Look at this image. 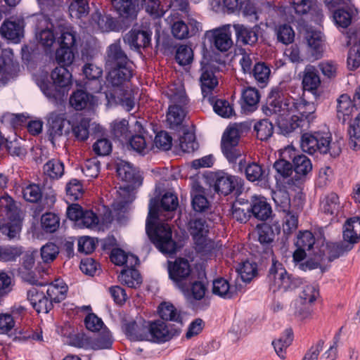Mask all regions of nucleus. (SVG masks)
<instances>
[{"label":"nucleus","instance_id":"1","mask_svg":"<svg viewBox=\"0 0 360 360\" xmlns=\"http://www.w3.org/2000/svg\"><path fill=\"white\" fill-rule=\"evenodd\" d=\"M179 205L177 196L170 192L165 193L160 200L151 199L149 204V212L146 224V231L155 248L163 254L172 255L176 253V243L173 240L172 229L169 224L160 223L155 225L160 211L173 212Z\"/></svg>","mask_w":360,"mask_h":360},{"label":"nucleus","instance_id":"2","mask_svg":"<svg viewBox=\"0 0 360 360\" xmlns=\"http://www.w3.org/2000/svg\"><path fill=\"white\" fill-rule=\"evenodd\" d=\"M304 105L297 103L296 99L292 97L280 96V92L276 90L271 92L262 110L266 116L275 115L276 118H284L294 114L296 110H300L304 115L309 113L303 110Z\"/></svg>","mask_w":360,"mask_h":360},{"label":"nucleus","instance_id":"3","mask_svg":"<svg viewBox=\"0 0 360 360\" xmlns=\"http://www.w3.org/2000/svg\"><path fill=\"white\" fill-rule=\"evenodd\" d=\"M166 94L172 103L167 112V124L170 129H178L186 116L184 106L188 104V97L181 86L178 88L175 85L171 86Z\"/></svg>","mask_w":360,"mask_h":360},{"label":"nucleus","instance_id":"4","mask_svg":"<svg viewBox=\"0 0 360 360\" xmlns=\"http://www.w3.org/2000/svg\"><path fill=\"white\" fill-rule=\"evenodd\" d=\"M269 289L274 292L283 290L286 291L293 289L300 284V279L292 277L289 274L283 265L272 259V263L269 267L266 277Z\"/></svg>","mask_w":360,"mask_h":360},{"label":"nucleus","instance_id":"5","mask_svg":"<svg viewBox=\"0 0 360 360\" xmlns=\"http://www.w3.org/2000/svg\"><path fill=\"white\" fill-rule=\"evenodd\" d=\"M188 227L196 252L202 255L210 254L214 248V243L207 237L209 226L207 221L202 218L192 219L189 221Z\"/></svg>","mask_w":360,"mask_h":360},{"label":"nucleus","instance_id":"6","mask_svg":"<svg viewBox=\"0 0 360 360\" xmlns=\"http://www.w3.org/2000/svg\"><path fill=\"white\" fill-rule=\"evenodd\" d=\"M51 77L53 84L42 81L40 84V89L46 97L56 99L59 96L57 87L68 86L71 84L72 74L66 66L59 65L53 70Z\"/></svg>","mask_w":360,"mask_h":360},{"label":"nucleus","instance_id":"7","mask_svg":"<svg viewBox=\"0 0 360 360\" xmlns=\"http://www.w3.org/2000/svg\"><path fill=\"white\" fill-rule=\"evenodd\" d=\"M36 39L42 46L50 47L56 40L57 23L46 15L38 14L34 17Z\"/></svg>","mask_w":360,"mask_h":360},{"label":"nucleus","instance_id":"8","mask_svg":"<svg viewBox=\"0 0 360 360\" xmlns=\"http://www.w3.org/2000/svg\"><path fill=\"white\" fill-rule=\"evenodd\" d=\"M106 81L108 83L107 91H119L121 89H127L131 79L134 75V63H129L115 68L108 69Z\"/></svg>","mask_w":360,"mask_h":360},{"label":"nucleus","instance_id":"9","mask_svg":"<svg viewBox=\"0 0 360 360\" xmlns=\"http://www.w3.org/2000/svg\"><path fill=\"white\" fill-rule=\"evenodd\" d=\"M240 137L238 129L231 126L226 129L222 135L221 148L229 163L236 164L238 159L243 155L242 150L238 146Z\"/></svg>","mask_w":360,"mask_h":360},{"label":"nucleus","instance_id":"10","mask_svg":"<svg viewBox=\"0 0 360 360\" xmlns=\"http://www.w3.org/2000/svg\"><path fill=\"white\" fill-rule=\"evenodd\" d=\"M207 178L214 191L224 195L232 193L237 186H241L242 181L238 176L231 175L222 170L211 172Z\"/></svg>","mask_w":360,"mask_h":360},{"label":"nucleus","instance_id":"11","mask_svg":"<svg viewBox=\"0 0 360 360\" xmlns=\"http://www.w3.org/2000/svg\"><path fill=\"white\" fill-rule=\"evenodd\" d=\"M177 13L172 15L171 20V32L172 36L176 39H186L195 35L200 30V24L194 19H188L186 22L184 20L179 18Z\"/></svg>","mask_w":360,"mask_h":360},{"label":"nucleus","instance_id":"12","mask_svg":"<svg viewBox=\"0 0 360 360\" xmlns=\"http://www.w3.org/2000/svg\"><path fill=\"white\" fill-rule=\"evenodd\" d=\"M152 31L146 27H133L123 37L124 43L131 50L140 52L141 48L148 47L151 44Z\"/></svg>","mask_w":360,"mask_h":360},{"label":"nucleus","instance_id":"13","mask_svg":"<svg viewBox=\"0 0 360 360\" xmlns=\"http://www.w3.org/2000/svg\"><path fill=\"white\" fill-rule=\"evenodd\" d=\"M133 62L129 58L122 49L120 41L117 40L110 44L106 49L105 56V67L106 70L115 68Z\"/></svg>","mask_w":360,"mask_h":360},{"label":"nucleus","instance_id":"14","mask_svg":"<svg viewBox=\"0 0 360 360\" xmlns=\"http://www.w3.org/2000/svg\"><path fill=\"white\" fill-rule=\"evenodd\" d=\"M317 143L315 146V153L328 154L333 158L339 156L342 151V140L332 141L330 134L316 131Z\"/></svg>","mask_w":360,"mask_h":360},{"label":"nucleus","instance_id":"15","mask_svg":"<svg viewBox=\"0 0 360 360\" xmlns=\"http://www.w3.org/2000/svg\"><path fill=\"white\" fill-rule=\"evenodd\" d=\"M19 70V65L13 60L11 49H4L0 54V84H6L11 78L15 76Z\"/></svg>","mask_w":360,"mask_h":360},{"label":"nucleus","instance_id":"16","mask_svg":"<svg viewBox=\"0 0 360 360\" xmlns=\"http://www.w3.org/2000/svg\"><path fill=\"white\" fill-rule=\"evenodd\" d=\"M231 28V25L228 24L207 33V34H211V43L213 46L221 52L227 51L233 45Z\"/></svg>","mask_w":360,"mask_h":360},{"label":"nucleus","instance_id":"17","mask_svg":"<svg viewBox=\"0 0 360 360\" xmlns=\"http://www.w3.org/2000/svg\"><path fill=\"white\" fill-rule=\"evenodd\" d=\"M176 333V330H172L168 326L161 320L149 321L147 341L154 342H165L169 340Z\"/></svg>","mask_w":360,"mask_h":360},{"label":"nucleus","instance_id":"18","mask_svg":"<svg viewBox=\"0 0 360 360\" xmlns=\"http://www.w3.org/2000/svg\"><path fill=\"white\" fill-rule=\"evenodd\" d=\"M238 163L233 166L235 170L245 172L247 179L251 182L264 179L265 172L262 166L255 162H247L244 157L238 159Z\"/></svg>","mask_w":360,"mask_h":360},{"label":"nucleus","instance_id":"19","mask_svg":"<svg viewBox=\"0 0 360 360\" xmlns=\"http://www.w3.org/2000/svg\"><path fill=\"white\" fill-rule=\"evenodd\" d=\"M292 169L295 171L293 184L295 187L299 188L306 179L307 176L312 170V164L309 158L304 155H298L292 159ZM292 182V180H290Z\"/></svg>","mask_w":360,"mask_h":360},{"label":"nucleus","instance_id":"20","mask_svg":"<svg viewBox=\"0 0 360 360\" xmlns=\"http://www.w3.org/2000/svg\"><path fill=\"white\" fill-rule=\"evenodd\" d=\"M200 83L203 98H207L209 102H213L212 91L218 85L217 77L210 65L201 68Z\"/></svg>","mask_w":360,"mask_h":360},{"label":"nucleus","instance_id":"21","mask_svg":"<svg viewBox=\"0 0 360 360\" xmlns=\"http://www.w3.org/2000/svg\"><path fill=\"white\" fill-rule=\"evenodd\" d=\"M273 169L275 171L274 177L276 184H286V187L288 188L295 187L293 181H294V176L290 177L293 169L292 165L290 162L284 159H279L274 163Z\"/></svg>","mask_w":360,"mask_h":360},{"label":"nucleus","instance_id":"22","mask_svg":"<svg viewBox=\"0 0 360 360\" xmlns=\"http://www.w3.org/2000/svg\"><path fill=\"white\" fill-rule=\"evenodd\" d=\"M27 300L37 313L47 314L53 304L46 295L37 288H31L27 292Z\"/></svg>","mask_w":360,"mask_h":360},{"label":"nucleus","instance_id":"23","mask_svg":"<svg viewBox=\"0 0 360 360\" xmlns=\"http://www.w3.org/2000/svg\"><path fill=\"white\" fill-rule=\"evenodd\" d=\"M168 271L169 278L180 286V283L189 276L191 269L188 259L180 257L169 263Z\"/></svg>","mask_w":360,"mask_h":360},{"label":"nucleus","instance_id":"24","mask_svg":"<svg viewBox=\"0 0 360 360\" xmlns=\"http://www.w3.org/2000/svg\"><path fill=\"white\" fill-rule=\"evenodd\" d=\"M116 172L118 177L132 186H140L142 178L139 172L127 162L121 161L117 164Z\"/></svg>","mask_w":360,"mask_h":360},{"label":"nucleus","instance_id":"25","mask_svg":"<svg viewBox=\"0 0 360 360\" xmlns=\"http://www.w3.org/2000/svg\"><path fill=\"white\" fill-rule=\"evenodd\" d=\"M149 321L139 320L124 324V330L126 335L133 341L147 340Z\"/></svg>","mask_w":360,"mask_h":360},{"label":"nucleus","instance_id":"26","mask_svg":"<svg viewBox=\"0 0 360 360\" xmlns=\"http://www.w3.org/2000/svg\"><path fill=\"white\" fill-rule=\"evenodd\" d=\"M24 20L20 19L5 20L1 26V33L5 38L17 43L23 37Z\"/></svg>","mask_w":360,"mask_h":360},{"label":"nucleus","instance_id":"27","mask_svg":"<svg viewBox=\"0 0 360 360\" xmlns=\"http://www.w3.org/2000/svg\"><path fill=\"white\" fill-rule=\"evenodd\" d=\"M66 122L65 113L55 111L49 114L48 120V134L53 144H54V140L56 139L63 135Z\"/></svg>","mask_w":360,"mask_h":360},{"label":"nucleus","instance_id":"28","mask_svg":"<svg viewBox=\"0 0 360 360\" xmlns=\"http://www.w3.org/2000/svg\"><path fill=\"white\" fill-rule=\"evenodd\" d=\"M105 98L108 104L110 105L120 104L127 111L131 110L135 105L134 99L131 97L129 88L121 89L119 91H107Z\"/></svg>","mask_w":360,"mask_h":360},{"label":"nucleus","instance_id":"29","mask_svg":"<svg viewBox=\"0 0 360 360\" xmlns=\"http://www.w3.org/2000/svg\"><path fill=\"white\" fill-rule=\"evenodd\" d=\"M111 4L118 15L127 22L136 18L138 9L132 0H111Z\"/></svg>","mask_w":360,"mask_h":360},{"label":"nucleus","instance_id":"30","mask_svg":"<svg viewBox=\"0 0 360 360\" xmlns=\"http://www.w3.org/2000/svg\"><path fill=\"white\" fill-rule=\"evenodd\" d=\"M238 42L243 44L253 45L258 40L259 27L255 25L252 27L243 24H234L233 26Z\"/></svg>","mask_w":360,"mask_h":360},{"label":"nucleus","instance_id":"31","mask_svg":"<svg viewBox=\"0 0 360 360\" xmlns=\"http://www.w3.org/2000/svg\"><path fill=\"white\" fill-rule=\"evenodd\" d=\"M352 250V244H348L347 242L340 243H327L326 245H322L319 252L325 253L324 260L328 259L332 262L338 259L345 253L348 252Z\"/></svg>","mask_w":360,"mask_h":360},{"label":"nucleus","instance_id":"32","mask_svg":"<svg viewBox=\"0 0 360 360\" xmlns=\"http://www.w3.org/2000/svg\"><path fill=\"white\" fill-rule=\"evenodd\" d=\"M57 29L58 30L56 31V35L60 34V37L58 38L60 46L75 49L76 37L72 27L68 25L64 20L61 19L57 21Z\"/></svg>","mask_w":360,"mask_h":360},{"label":"nucleus","instance_id":"33","mask_svg":"<svg viewBox=\"0 0 360 360\" xmlns=\"http://www.w3.org/2000/svg\"><path fill=\"white\" fill-rule=\"evenodd\" d=\"M360 238V217H354L348 219L343 230V239L348 244L354 245L357 243Z\"/></svg>","mask_w":360,"mask_h":360},{"label":"nucleus","instance_id":"34","mask_svg":"<svg viewBox=\"0 0 360 360\" xmlns=\"http://www.w3.org/2000/svg\"><path fill=\"white\" fill-rule=\"evenodd\" d=\"M306 39L308 53L312 60H318L323 56V44L321 34L316 32H307Z\"/></svg>","mask_w":360,"mask_h":360},{"label":"nucleus","instance_id":"35","mask_svg":"<svg viewBox=\"0 0 360 360\" xmlns=\"http://www.w3.org/2000/svg\"><path fill=\"white\" fill-rule=\"evenodd\" d=\"M337 117L345 124L356 111V108L347 94H342L338 98Z\"/></svg>","mask_w":360,"mask_h":360},{"label":"nucleus","instance_id":"36","mask_svg":"<svg viewBox=\"0 0 360 360\" xmlns=\"http://www.w3.org/2000/svg\"><path fill=\"white\" fill-rule=\"evenodd\" d=\"M250 214L259 220L266 221L271 217V207L264 198L253 199L250 204Z\"/></svg>","mask_w":360,"mask_h":360},{"label":"nucleus","instance_id":"37","mask_svg":"<svg viewBox=\"0 0 360 360\" xmlns=\"http://www.w3.org/2000/svg\"><path fill=\"white\" fill-rule=\"evenodd\" d=\"M260 95L259 91L253 87L243 90L241 98V108L244 112L255 111L258 106Z\"/></svg>","mask_w":360,"mask_h":360},{"label":"nucleus","instance_id":"38","mask_svg":"<svg viewBox=\"0 0 360 360\" xmlns=\"http://www.w3.org/2000/svg\"><path fill=\"white\" fill-rule=\"evenodd\" d=\"M67 292L68 286L63 281L57 279L49 285L46 290V296L53 304L64 300Z\"/></svg>","mask_w":360,"mask_h":360},{"label":"nucleus","instance_id":"39","mask_svg":"<svg viewBox=\"0 0 360 360\" xmlns=\"http://www.w3.org/2000/svg\"><path fill=\"white\" fill-rule=\"evenodd\" d=\"M93 95L83 90H77L72 93L70 98V104L77 110H82L94 104Z\"/></svg>","mask_w":360,"mask_h":360},{"label":"nucleus","instance_id":"40","mask_svg":"<svg viewBox=\"0 0 360 360\" xmlns=\"http://www.w3.org/2000/svg\"><path fill=\"white\" fill-rule=\"evenodd\" d=\"M158 314L160 318L164 321H170L176 322L181 325L183 324V319L181 312L170 302H163L158 308Z\"/></svg>","mask_w":360,"mask_h":360},{"label":"nucleus","instance_id":"41","mask_svg":"<svg viewBox=\"0 0 360 360\" xmlns=\"http://www.w3.org/2000/svg\"><path fill=\"white\" fill-rule=\"evenodd\" d=\"M231 215L237 221L246 223L251 216L249 202L242 199L235 201L231 206Z\"/></svg>","mask_w":360,"mask_h":360},{"label":"nucleus","instance_id":"42","mask_svg":"<svg viewBox=\"0 0 360 360\" xmlns=\"http://www.w3.org/2000/svg\"><path fill=\"white\" fill-rule=\"evenodd\" d=\"M95 337H91V349H109L112 347L113 339L110 332L105 327Z\"/></svg>","mask_w":360,"mask_h":360},{"label":"nucleus","instance_id":"43","mask_svg":"<svg viewBox=\"0 0 360 360\" xmlns=\"http://www.w3.org/2000/svg\"><path fill=\"white\" fill-rule=\"evenodd\" d=\"M320 84L321 79L317 70L312 66L307 67L302 79L303 89L315 94Z\"/></svg>","mask_w":360,"mask_h":360},{"label":"nucleus","instance_id":"44","mask_svg":"<svg viewBox=\"0 0 360 360\" xmlns=\"http://www.w3.org/2000/svg\"><path fill=\"white\" fill-rule=\"evenodd\" d=\"M293 337L292 330L286 328L280 338L272 342L275 352L281 359L285 358V350L292 342Z\"/></svg>","mask_w":360,"mask_h":360},{"label":"nucleus","instance_id":"45","mask_svg":"<svg viewBox=\"0 0 360 360\" xmlns=\"http://www.w3.org/2000/svg\"><path fill=\"white\" fill-rule=\"evenodd\" d=\"M356 10L352 6L338 8L333 13V19L338 27L347 28L352 22L353 16Z\"/></svg>","mask_w":360,"mask_h":360},{"label":"nucleus","instance_id":"46","mask_svg":"<svg viewBox=\"0 0 360 360\" xmlns=\"http://www.w3.org/2000/svg\"><path fill=\"white\" fill-rule=\"evenodd\" d=\"M119 279L122 284L131 288H136L142 283L141 274L136 269H123L119 276Z\"/></svg>","mask_w":360,"mask_h":360},{"label":"nucleus","instance_id":"47","mask_svg":"<svg viewBox=\"0 0 360 360\" xmlns=\"http://www.w3.org/2000/svg\"><path fill=\"white\" fill-rule=\"evenodd\" d=\"M276 118V122L282 134L284 135L289 134L297 128L302 126L303 120L298 115H292L290 119Z\"/></svg>","mask_w":360,"mask_h":360},{"label":"nucleus","instance_id":"48","mask_svg":"<svg viewBox=\"0 0 360 360\" xmlns=\"http://www.w3.org/2000/svg\"><path fill=\"white\" fill-rule=\"evenodd\" d=\"M285 9H287L288 12L294 11L299 15L307 14L312 11H316L318 15H321V10L314 8L310 0H293L290 6Z\"/></svg>","mask_w":360,"mask_h":360},{"label":"nucleus","instance_id":"49","mask_svg":"<svg viewBox=\"0 0 360 360\" xmlns=\"http://www.w3.org/2000/svg\"><path fill=\"white\" fill-rule=\"evenodd\" d=\"M272 199L278 212H287L290 209V198L285 189H277L271 192Z\"/></svg>","mask_w":360,"mask_h":360},{"label":"nucleus","instance_id":"50","mask_svg":"<svg viewBox=\"0 0 360 360\" xmlns=\"http://www.w3.org/2000/svg\"><path fill=\"white\" fill-rule=\"evenodd\" d=\"M321 208L326 214H338L340 208L338 195L334 193H331L326 195L321 202Z\"/></svg>","mask_w":360,"mask_h":360},{"label":"nucleus","instance_id":"51","mask_svg":"<svg viewBox=\"0 0 360 360\" xmlns=\"http://www.w3.org/2000/svg\"><path fill=\"white\" fill-rule=\"evenodd\" d=\"M256 136L261 141L268 140L274 133V126L267 119H263L254 124Z\"/></svg>","mask_w":360,"mask_h":360},{"label":"nucleus","instance_id":"52","mask_svg":"<svg viewBox=\"0 0 360 360\" xmlns=\"http://www.w3.org/2000/svg\"><path fill=\"white\" fill-rule=\"evenodd\" d=\"M68 11L72 18H82L89 14V4L86 0H72L69 5Z\"/></svg>","mask_w":360,"mask_h":360},{"label":"nucleus","instance_id":"53","mask_svg":"<svg viewBox=\"0 0 360 360\" xmlns=\"http://www.w3.org/2000/svg\"><path fill=\"white\" fill-rule=\"evenodd\" d=\"M271 70L264 63H257L252 70V76L255 78L257 84L261 86H264L269 79Z\"/></svg>","mask_w":360,"mask_h":360},{"label":"nucleus","instance_id":"54","mask_svg":"<svg viewBox=\"0 0 360 360\" xmlns=\"http://www.w3.org/2000/svg\"><path fill=\"white\" fill-rule=\"evenodd\" d=\"M44 172L53 179L60 178L64 174V165L57 159H51L44 165Z\"/></svg>","mask_w":360,"mask_h":360},{"label":"nucleus","instance_id":"55","mask_svg":"<svg viewBox=\"0 0 360 360\" xmlns=\"http://www.w3.org/2000/svg\"><path fill=\"white\" fill-rule=\"evenodd\" d=\"M315 238L311 232L305 231L300 232L297 236L295 245L296 248H301L309 252V255L314 250Z\"/></svg>","mask_w":360,"mask_h":360},{"label":"nucleus","instance_id":"56","mask_svg":"<svg viewBox=\"0 0 360 360\" xmlns=\"http://www.w3.org/2000/svg\"><path fill=\"white\" fill-rule=\"evenodd\" d=\"M212 292L221 297L228 299L231 298L233 294L229 283L223 278H217L213 281Z\"/></svg>","mask_w":360,"mask_h":360},{"label":"nucleus","instance_id":"57","mask_svg":"<svg viewBox=\"0 0 360 360\" xmlns=\"http://www.w3.org/2000/svg\"><path fill=\"white\" fill-rule=\"evenodd\" d=\"M112 134L114 137L121 142L127 141L130 136L128 129V122L126 120H115L112 124Z\"/></svg>","mask_w":360,"mask_h":360},{"label":"nucleus","instance_id":"58","mask_svg":"<svg viewBox=\"0 0 360 360\" xmlns=\"http://www.w3.org/2000/svg\"><path fill=\"white\" fill-rule=\"evenodd\" d=\"M348 134L351 147L356 149L360 146V112L350 122Z\"/></svg>","mask_w":360,"mask_h":360},{"label":"nucleus","instance_id":"59","mask_svg":"<svg viewBox=\"0 0 360 360\" xmlns=\"http://www.w3.org/2000/svg\"><path fill=\"white\" fill-rule=\"evenodd\" d=\"M83 72L89 80H92L96 82L95 91H98L101 89L99 78L101 77L103 70L101 68L92 63H87L83 68Z\"/></svg>","mask_w":360,"mask_h":360},{"label":"nucleus","instance_id":"60","mask_svg":"<svg viewBox=\"0 0 360 360\" xmlns=\"http://www.w3.org/2000/svg\"><path fill=\"white\" fill-rule=\"evenodd\" d=\"M41 224L46 233H54L59 227L60 219L54 213L46 212L41 216Z\"/></svg>","mask_w":360,"mask_h":360},{"label":"nucleus","instance_id":"61","mask_svg":"<svg viewBox=\"0 0 360 360\" xmlns=\"http://www.w3.org/2000/svg\"><path fill=\"white\" fill-rule=\"evenodd\" d=\"M75 58L74 49L68 47L60 46L56 52V60L59 65L70 66Z\"/></svg>","mask_w":360,"mask_h":360},{"label":"nucleus","instance_id":"62","mask_svg":"<svg viewBox=\"0 0 360 360\" xmlns=\"http://www.w3.org/2000/svg\"><path fill=\"white\" fill-rule=\"evenodd\" d=\"M179 146L185 153H193L198 148V143L195 141V134L186 131L179 137Z\"/></svg>","mask_w":360,"mask_h":360},{"label":"nucleus","instance_id":"63","mask_svg":"<svg viewBox=\"0 0 360 360\" xmlns=\"http://www.w3.org/2000/svg\"><path fill=\"white\" fill-rule=\"evenodd\" d=\"M89 119L83 118L72 126V134L78 141H84L89 138Z\"/></svg>","mask_w":360,"mask_h":360},{"label":"nucleus","instance_id":"64","mask_svg":"<svg viewBox=\"0 0 360 360\" xmlns=\"http://www.w3.org/2000/svg\"><path fill=\"white\" fill-rule=\"evenodd\" d=\"M143 6L153 18H160L165 13L160 0H143Z\"/></svg>","mask_w":360,"mask_h":360}]
</instances>
